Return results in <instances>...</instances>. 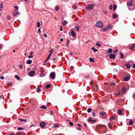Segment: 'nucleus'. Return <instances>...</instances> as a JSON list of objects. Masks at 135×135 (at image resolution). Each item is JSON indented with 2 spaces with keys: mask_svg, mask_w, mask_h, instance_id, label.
Masks as SVG:
<instances>
[{
  "mask_svg": "<svg viewBox=\"0 0 135 135\" xmlns=\"http://www.w3.org/2000/svg\"><path fill=\"white\" fill-rule=\"evenodd\" d=\"M94 5V4H88L85 6V8L88 10H90L93 8Z\"/></svg>",
  "mask_w": 135,
  "mask_h": 135,
  "instance_id": "f257e3e1",
  "label": "nucleus"
},
{
  "mask_svg": "<svg viewBox=\"0 0 135 135\" xmlns=\"http://www.w3.org/2000/svg\"><path fill=\"white\" fill-rule=\"evenodd\" d=\"M127 90L126 88L123 87H122L120 91H119V95H122L126 93Z\"/></svg>",
  "mask_w": 135,
  "mask_h": 135,
  "instance_id": "f03ea898",
  "label": "nucleus"
},
{
  "mask_svg": "<svg viewBox=\"0 0 135 135\" xmlns=\"http://www.w3.org/2000/svg\"><path fill=\"white\" fill-rule=\"evenodd\" d=\"M95 26L98 27L102 28L103 27V25L101 21H99L97 23Z\"/></svg>",
  "mask_w": 135,
  "mask_h": 135,
  "instance_id": "7ed1b4c3",
  "label": "nucleus"
},
{
  "mask_svg": "<svg viewBox=\"0 0 135 135\" xmlns=\"http://www.w3.org/2000/svg\"><path fill=\"white\" fill-rule=\"evenodd\" d=\"M112 26L109 23L108 24V27H107L105 28H104V30L105 31L108 29H109L110 30H112Z\"/></svg>",
  "mask_w": 135,
  "mask_h": 135,
  "instance_id": "20e7f679",
  "label": "nucleus"
},
{
  "mask_svg": "<svg viewBox=\"0 0 135 135\" xmlns=\"http://www.w3.org/2000/svg\"><path fill=\"white\" fill-rule=\"evenodd\" d=\"M50 77L53 79H55V75L54 72H52L50 74Z\"/></svg>",
  "mask_w": 135,
  "mask_h": 135,
  "instance_id": "39448f33",
  "label": "nucleus"
},
{
  "mask_svg": "<svg viewBox=\"0 0 135 135\" xmlns=\"http://www.w3.org/2000/svg\"><path fill=\"white\" fill-rule=\"evenodd\" d=\"M133 1L132 0H130L128 1L127 3V4L128 6H131L133 5Z\"/></svg>",
  "mask_w": 135,
  "mask_h": 135,
  "instance_id": "423d86ee",
  "label": "nucleus"
},
{
  "mask_svg": "<svg viewBox=\"0 0 135 135\" xmlns=\"http://www.w3.org/2000/svg\"><path fill=\"white\" fill-rule=\"evenodd\" d=\"M99 114L101 115L103 117L106 116L107 115L106 113L104 112H100Z\"/></svg>",
  "mask_w": 135,
  "mask_h": 135,
  "instance_id": "0eeeda50",
  "label": "nucleus"
},
{
  "mask_svg": "<svg viewBox=\"0 0 135 135\" xmlns=\"http://www.w3.org/2000/svg\"><path fill=\"white\" fill-rule=\"evenodd\" d=\"M130 79V77L129 76H127L124 77L123 80L124 81H128Z\"/></svg>",
  "mask_w": 135,
  "mask_h": 135,
  "instance_id": "6e6552de",
  "label": "nucleus"
},
{
  "mask_svg": "<svg viewBox=\"0 0 135 135\" xmlns=\"http://www.w3.org/2000/svg\"><path fill=\"white\" fill-rule=\"evenodd\" d=\"M35 73L34 71H31L29 72L28 75L30 76H32L34 75Z\"/></svg>",
  "mask_w": 135,
  "mask_h": 135,
  "instance_id": "1a4fd4ad",
  "label": "nucleus"
},
{
  "mask_svg": "<svg viewBox=\"0 0 135 135\" xmlns=\"http://www.w3.org/2000/svg\"><path fill=\"white\" fill-rule=\"evenodd\" d=\"M109 58L110 59H115V56L114 54H110L109 55Z\"/></svg>",
  "mask_w": 135,
  "mask_h": 135,
  "instance_id": "9d476101",
  "label": "nucleus"
},
{
  "mask_svg": "<svg viewBox=\"0 0 135 135\" xmlns=\"http://www.w3.org/2000/svg\"><path fill=\"white\" fill-rule=\"evenodd\" d=\"M40 126L42 128H43L45 127V123L44 122H41L40 124Z\"/></svg>",
  "mask_w": 135,
  "mask_h": 135,
  "instance_id": "9b49d317",
  "label": "nucleus"
},
{
  "mask_svg": "<svg viewBox=\"0 0 135 135\" xmlns=\"http://www.w3.org/2000/svg\"><path fill=\"white\" fill-rule=\"evenodd\" d=\"M92 117H90L89 118L88 121L89 122H96L95 120H92Z\"/></svg>",
  "mask_w": 135,
  "mask_h": 135,
  "instance_id": "f8f14e48",
  "label": "nucleus"
},
{
  "mask_svg": "<svg viewBox=\"0 0 135 135\" xmlns=\"http://www.w3.org/2000/svg\"><path fill=\"white\" fill-rule=\"evenodd\" d=\"M71 34L72 36L74 37H75L76 36V34L73 30L71 31Z\"/></svg>",
  "mask_w": 135,
  "mask_h": 135,
  "instance_id": "ddd939ff",
  "label": "nucleus"
},
{
  "mask_svg": "<svg viewBox=\"0 0 135 135\" xmlns=\"http://www.w3.org/2000/svg\"><path fill=\"white\" fill-rule=\"evenodd\" d=\"M107 85L109 86H113V87H114V86H115V85L116 84L115 83V82H113L112 83H110L109 84L107 83Z\"/></svg>",
  "mask_w": 135,
  "mask_h": 135,
  "instance_id": "4468645a",
  "label": "nucleus"
},
{
  "mask_svg": "<svg viewBox=\"0 0 135 135\" xmlns=\"http://www.w3.org/2000/svg\"><path fill=\"white\" fill-rule=\"evenodd\" d=\"M19 14L20 13L18 11H15L13 13V15L14 17L17 15H19Z\"/></svg>",
  "mask_w": 135,
  "mask_h": 135,
  "instance_id": "2eb2a0df",
  "label": "nucleus"
},
{
  "mask_svg": "<svg viewBox=\"0 0 135 135\" xmlns=\"http://www.w3.org/2000/svg\"><path fill=\"white\" fill-rule=\"evenodd\" d=\"M33 52H31L30 54V56H28V58H32L33 57V56L32 55V54H33Z\"/></svg>",
  "mask_w": 135,
  "mask_h": 135,
  "instance_id": "dca6fc26",
  "label": "nucleus"
},
{
  "mask_svg": "<svg viewBox=\"0 0 135 135\" xmlns=\"http://www.w3.org/2000/svg\"><path fill=\"white\" fill-rule=\"evenodd\" d=\"M135 47V44H133L131 46H129V48L130 49L132 50V49Z\"/></svg>",
  "mask_w": 135,
  "mask_h": 135,
  "instance_id": "f3484780",
  "label": "nucleus"
},
{
  "mask_svg": "<svg viewBox=\"0 0 135 135\" xmlns=\"http://www.w3.org/2000/svg\"><path fill=\"white\" fill-rule=\"evenodd\" d=\"M32 62V61L30 59L28 60L26 62V63L27 64H30Z\"/></svg>",
  "mask_w": 135,
  "mask_h": 135,
  "instance_id": "a211bd4d",
  "label": "nucleus"
},
{
  "mask_svg": "<svg viewBox=\"0 0 135 135\" xmlns=\"http://www.w3.org/2000/svg\"><path fill=\"white\" fill-rule=\"evenodd\" d=\"M45 74L43 73V71H41V73L40 74V76L42 77L45 75Z\"/></svg>",
  "mask_w": 135,
  "mask_h": 135,
  "instance_id": "6ab92c4d",
  "label": "nucleus"
},
{
  "mask_svg": "<svg viewBox=\"0 0 135 135\" xmlns=\"http://www.w3.org/2000/svg\"><path fill=\"white\" fill-rule=\"evenodd\" d=\"M118 17V16L116 14H114L113 15H112V18L113 19H115Z\"/></svg>",
  "mask_w": 135,
  "mask_h": 135,
  "instance_id": "aec40b11",
  "label": "nucleus"
},
{
  "mask_svg": "<svg viewBox=\"0 0 135 135\" xmlns=\"http://www.w3.org/2000/svg\"><path fill=\"white\" fill-rule=\"evenodd\" d=\"M62 23L64 25H66L67 24V22L66 21L64 20L62 21Z\"/></svg>",
  "mask_w": 135,
  "mask_h": 135,
  "instance_id": "412c9836",
  "label": "nucleus"
},
{
  "mask_svg": "<svg viewBox=\"0 0 135 135\" xmlns=\"http://www.w3.org/2000/svg\"><path fill=\"white\" fill-rule=\"evenodd\" d=\"M50 53L49 54V55L48 56V57L49 58H50V56L53 53V49H51L50 51Z\"/></svg>",
  "mask_w": 135,
  "mask_h": 135,
  "instance_id": "4be33fe9",
  "label": "nucleus"
},
{
  "mask_svg": "<svg viewBox=\"0 0 135 135\" xmlns=\"http://www.w3.org/2000/svg\"><path fill=\"white\" fill-rule=\"evenodd\" d=\"M91 49L94 52H96L98 50L96 49L94 47L91 48Z\"/></svg>",
  "mask_w": 135,
  "mask_h": 135,
  "instance_id": "5701e85b",
  "label": "nucleus"
},
{
  "mask_svg": "<svg viewBox=\"0 0 135 135\" xmlns=\"http://www.w3.org/2000/svg\"><path fill=\"white\" fill-rule=\"evenodd\" d=\"M18 119L19 120L22 122H26L27 121V120L26 119H23L20 118H19Z\"/></svg>",
  "mask_w": 135,
  "mask_h": 135,
  "instance_id": "b1692460",
  "label": "nucleus"
},
{
  "mask_svg": "<svg viewBox=\"0 0 135 135\" xmlns=\"http://www.w3.org/2000/svg\"><path fill=\"white\" fill-rule=\"evenodd\" d=\"M120 57L121 59H123L124 57V54L120 52Z\"/></svg>",
  "mask_w": 135,
  "mask_h": 135,
  "instance_id": "393cba45",
  "label": "nucleus"
},
{
  "mask_svg": "<svg viewBox=\"0 0 135 135\" xmlns=\"http://www.w3.org/2000/svg\"><path fill=\"white\" fill-rule=\"evenodd\" d=\"M117 8V6L115 4H114L113 6V11H115Z\"/></svg>",
  "mask_w": 135,
  "mask_h": 135,
  "instance_id": "a878e982",
  "label": "nucleus"
},
{
  "mask_svg": "<svg viewBox=\"0 0 135 135\" xmlns=\"http://www.w3.org/2000/svg\"><path fill=\"white\" fill-rule=\"evenodd\" d=\"M125 65L126 66L127 68L128 69H129L130 68L131 66L129 64H125Z\"/></svg>",
  "mask_w": 135,
  "mask_h": 135,
  "instance_id": "bb28decb",
  "label": "nucleus"
},
{
  "mask_svg": "<svg viewBox=\"0 0 135 135\" xmlns=\"http://www.w3.org/2000/svg\"><path fill=\"white\" fill-rule=\"evenodd\" d=\"M40 108L45 109H46V107L45 105H42L40 106Z\"/></svg>",
  "mask_w": 135,
  "mask_h": 135,
  "instance_id": "cd10ccee",
  "label": "nucleus"
},
{
  "mask_svg": "<svg viewBox=\"0 0 135 135\" xmlns=\"http://www.w3.org/2000/svg\"><path fill=\"white\" fill-rule=\"evenodd\" d=\"M51 86V85L50 84H48L47 85L45 86V88L46 89H48L50 88Z\"/></svg>",
  "mask_w": 135,
  "mask_h": 135,
  "instance_id": "c85d7f7f",
  "label": "nucleus"
},
{
  "mask_svg": "<svg viewBox=\"0 0 135 135\" xmlns=\"http://www.w3.org/2000/svg\"><path fill=\"white\" fill-rule=\"evenodd\" d=\"M15 78L17 79L18 80H20V78L17 75H15Z\"/></svg>",
  "mask_w": 135,
  "mask_h": 135,
  "instance_id": "c756f323",
  "label": "nucleus"
},
{
  "mask_svg": "<svg viewBox=\"0 0 135 135\" xmlns=\"http://www.w3.org/2000/svg\"><path fill=\"white\" fill-rule=\"evenodd\" d=\"M133 122L132 120H130L129 122V125H131L133 124Z\"/></svg>",
  "mask_w": 135,
  "mask_h": 135,
  "instance_id": "7c9ffc66",
  "label": "nucleus"
},
{
  "mask_svg": "<svg viewBox=\"0 0 135 135\" xmlns=\"http://www.w3.org/2000/svg\"><path fill=\"white\" fill-rule=\"evenodd\" d=\"M59 127V125H58L57 124H55L54 125V126L52 127V128H58Z\"/></svg>",
  "mask_w": 135,
  "mask_h": 135,
  "instance_id": "2f4dec72",
  "label": "nucleus"
},
{
  "mask_svg": "<svg viewBox=\"0 0 135 135\" xmlns=\"http://www.w3.org/2000/svg\"><path fill=\"white\" fill-rule=\"evenodd\" d=\"M108 51L109 53H111L112 52V49L109 48L108 50Z\"/></svg>",
  "mask_w": 135,
  "mask_h": 135,
  "instance_id": "473e14b6",
  "label": "nucleus"
},
{
  "mask_svg": "<svg viewBox=\"0 0 135 135\" xmlns=\"http://www.w3.org/2000/svg\"><path fill=\"white\" fill-rule=\"evenodd\" d=\"M59 7L57 6H56L55 7V9L56 11H57L59 10Z\"/></svg>",
  "mask_w": 135,
  "mask_h": 135,
  "instance_id": "72a5a7b5",
  "label": "nucleus"
},
{
  "mask_svg": "<svg viewBox=\"0 0 135 135\" xmlns=\"http://www.w3.org/2000/svg\"><path fill=\"white\" fill-rule=\"evenodd\" d=\"M89 60L90 62H94V61L93 59L90 57L89 58Z\"/></svg>",
  "mask_w": 135,
  "mask_h": 135,
  "instance_id": "f704fd0d",
  "label": "nucleus"
},
{
  "mask_svg": "<svg viewBox=\"0 0 135 135\" xmlns=\"http://www.w3.org/2000/svg\"><path fill=\"white\" fill-rule=\"evenodd\" d=\"M87 112H91L92 110V109L91 108H89L88 109H87Z\"/></svg>",
  "mask_w": 135,
  "mask_h": 135,
  "instance_id": "c9c22d12",
  "label": "nucleus"
},
{
  "mask_svg": "<svg viewBox=\"0 0 135 135\" xmlns=\"http://www.w3.org/2000/svg\"><path fill=\"white\" fill-rule=\"evenodd\" d=\"M22 61H21L20 62L21 65H19V66H20L19 68L20 69H22L23 68V66H22Z\"/></svg>",
  "mask_w": 135,
  "mask_h": 135,
  "instance_id": "e433bc0d",
  "label": "nucleus"
},
{
  "mask_svg": "<svg viewBox=\"0 0 135 135\" xmlns=\"http://www.w3.org/2000/svg\"><path fill=\"white\" fill-rule=\"evenodd\" d=\"M122 110H119V114L120 115L122 114Z\"/></svg>",
  "mask_w": 135,
  "mask_h": 135,
  "instance_id": "4c0bfd02",
  "label": "nucleus"
},
{
  "mask_svg": "<svg viewBox=\"0 0 135 135\" xmlns=\"http://www.w3.org/2000/svg\"><path fill=\"white\" fill-rule=\"evenodd\" d=\"M118 49H116L115 50H113V52L114 53H117L118 52Z\"/></svg>",
  "mask_w": 135,
  "mask_h": 135,
  "instance_id": "58836bf2",
  "label": "nucleus"
},
{
  "mask_svg": "<svg viewBox=\"0 0 135 135\" xmlns=\"http://www.w3.org/2000/svg\"><path fill=\"white\" fill-rule=\"evenodd\" d=\"M109 8L110 10H111L112 8V5H110L109 7Z\"/></svg>",
  "mask_w": 135,
  "mask_h": 135,
  "instance_id": "ea45409f",
  "label": "nucleus"
},
{
  "mask_svg": "<svg viewBox=\"0 0 135 135\" xmlns=\"http://www.w3.org/2000/svg\"><path fill=\"white\" fill-rule=\"evenodd\" d=\"M114 117L113 116H112L110 117V120H112L114 119Z\"/></svg>",
  "mask_w": 135,
  "mask_h": 135,
  "instance_id": "a19ab883",
  "label": "nucleus"
},
{
  "mask_svg": "<svg viewBox=\"0 0 135 135\" xmlns=\"http://www.w3.org/2000/svg\"><path fill=\"white\" fill-rule=\"evenodd\" d=\"M12 83L11 81L9 82L7 84L10 85H12Z\"/></svg>",
  "mask_w": 135,
  "mask_h": 135,
  "instance_id": "79ce46f5",
  "label": "nucleus"
},
{
  "mask_svg": "<svg viewBox=\"0 0 135 135\" xmlns=\"http://www.w3.org/2000/svg\"><path fill=\"white\" fill-rule=\"evenodd\" d=\"M37 26L38 27H39L40 26V22H37Z\"/></svg>",
  "mask_w": 135,
  "mask_h": 135,
  "instance_id": "37998d69",
  "label": "nucleus"
},
{
  "mask_svg": "<svg viewBox=\"0 0 135 135\" xmlns=\"http://www.w3.org/2000/svg\"><path fill=\"white\" fill-rule=\"evenodd\" d=\"M22 132H18L17 133V135H21Z\"/></svg>",
  "mask_w": 135,
  "mask_h": 135,
  "instance_id": "c03bdc74",
  "label": "nucleus"
},
{
  "mask_svg": "<svg viewBox=\"0 0 135 135\" xmlns=\"http://www.w3.org/2000/svg\"><path fill=\"white\" fill-rule=\"evenodd\" d=\"M69 124L71 126H72L73 125V123L72 122H71L70 121L69 122Z\"/></svg>",
  "mask_w": 135,
  "mask_h": 135,
  "instance_id": "a18cd8bd",
  "label": "nucleus"
},
{
  "mask_svg": "<svg viewBox=\"0 0 135 135\" xmlns=\"http://www.w3.org/2000/svg\"><path fill=\"white\" fill-rule=\"evenodd\" d=\"M17 129L18 130H20L23 129V128L22 127H18Z\"/></svg>",
  "mask_w": 135,
  "mask_h": 135,
  "instance_id": "49530a36",
  "label": "nucleus"
},
{
  "mask_svg": "<svg viewBox=\"0 0 135 135\" xmlns=\"http://www.w3.org/2000/svg\"><path fill=\"white\" fill-rule=\"evenodd\" d=\"M96 45L98 46H101V45L100 44L98 43V42L96 44Z\"/></svg>",
  "mask_w": 135,
  "mask_h": 135,
  "instance_id": "de8ad7c7",
  "label": "nucleus"
},
{
  "mask_svg": "<svg viewBox=\"0 0 135 135\" xmlns=\"http://www.w3.org/2000/svg\"><path fill=\"white\" fill-rule=\"evenodd\" d=\"M90 76L89 74H88L87 76H85V78H89Z\"/></svg>",
  "mask_w": 135,
  "mask_h": 135,
  "instance_id": "09e8293b",
  "label": "nucleus"
},
{
  "mask_svg": "<svg viewBox=\"0 0 135 135\" xmlns=\"http://www.w3.org/2000/svg\"><path fill=\"white\" fill-rule=\"evenodd\" d=\"M92 114L93 116L94 117H95V115H96L95 113H94V112H92Z\"/></svg>",
  "mask_w": 135,
  "mask_h": 135,
  "instance_id": "8fccbe9b",
  "label": "nucleus"
},
{
  "mask_svg": "<svg viewBox=\"0 0 135 135\" xmlns=\"http://www.w3.org/2000/svg\"><path fill=\"white\" fill-rule=\"evenodd\" d=\"M41 90V89L39 88H37V92H39Z\"/></svg>",
  "mask_w": 135,
  "mask_h": 135,
  "instance_id": "3c124183",
  "label": "nucleus"
},
{
  "mask_svg": "<svg viewBox=\"0 0 135 135\" xmlns=\"http://www.w3.org/2000/svg\"><path fill=\"white\" fill-rule=\"evenodd\" d=\"M103 12L106 15H107L108 13V12L106 11H103Z\"/></svg>",
  "mask_w": 135,
  "mask_h": 135,
  "instance_id": "603ef678",
  "label": "nucleus"
},
{
  "mask_svg": "<svg viewBox=\"0 0 135 135\" xmlns=\"http://www.w3.org/2000/svg\"><path fill=\"white\" fill-rule=\"evenodd\" d=\"M14 7L15 8V9L16 10H17L18 9V7L17 6H14Z\"/></svg>",
  "mask_w": 135,
  "mask_h": 135,
  "instance_id": "864d4df0",
  "label": "nucleus"
},
{
  "mask_svg": "<svg viewBox=\"0 0 135 135\" xmlns=\"http://www.w3.org/2000/svg\"><path fill=\"white\" fill-rule=\"evenodd\" d=\"M7 18L8 19L10 20L11 18V17L9 16H7Z\"/></svg>",
  "mask_w": 135,
  "mask_h": 135,
  "instance_id": "5fc2aeb1",
  "label": "nucleus"
},
{
  "mask_svg": "<svg viewBox=\"0 0 135 135\" xmlns=\"http://www.w3.org/2000/svg\"><path fill=\"white\" fill-rule=\"evenodd\" d=\"M108 126L109 128H111V126L112 125L110 124V123H109L108 124Z\"/></svg>",
  "mask_w": 135,
  "mask_h": 135,
  "instance_id": "6e6d98bb",
  "label": "nucleus"
},
{
  "mask_svg": "<svg viewBox=\"0 0 135 135\" xmlns=\"http://www.w3.org/2000/svg\"><path fill=\"white\" fill-rule=\"evenodd\" d=\"M75 28H76L77 31H78L79 30V27H75Z\"/></svg>",
  "mask_w": 135,
  "mask_h": 135,
  "instance_id": "4d7b16f0",
  "label": "nucleus"
},
{
  "mask_svg": "<svg viewBox=\"0 0 135 135\" xmlns=\"http://www.w3.org/2000/svg\"><path fill=\"white\" fill-rule=\"evenodd\" d=\"M0 79L2 80H3L4 78V77L3 76H1L0 77Z\"/></svg>",
  "mask_w": 135,
  "mask_h": 135,
  "instance_id": "13d9d810",
  "label": "nucleus"
},
{
  "mask_svg": "<svg viewBox=\"0 0 135 135\" xmlns=\"http://www.w3.org/2000/svg\"><path fill=\"white\" fill-rule=\"evenodd\" d=\"M90 83L91 85H93L94 84V83L93 81H90Z\"/></svg>",
  "mask_w": 135,
  "mask_h": 135,
  "instance_id": "bf43d9fd",
  "label": "nucleus"
},
{
  "mask_svg": "<svg viewBox=\"0 0 135 135\" xmlns=\"http://www.w3.org/2000/svg\"><path fill=\"white\" fill-rule=\"evenodd\" d=\"M67 43L68 44H69L70 42V40H69V39H68V38L67 39Z\"/></svg>",
  "mask_w": 135,
  "mask_h": 135,
  "instance_id": "052dcab7",
  "label": "nucleus"
},
{
  "mask_svg": "<svg viewBox=\"0 0 135 135\" xmlns=\"http://www.w3.org/2000/svg\"><path fill=\"white\" fill-rule=\"evenodd\" d=\"M50 59L49 58V57H47V59L46 60L44 61V62H46L47 61V60Z\"/></svg>",
  "mask_w": 135,
  "mask_h": 135,
  "instance_id": "680f3d73",
  "label": "nucleus"
},
{
  "mask_svg": "<svg viewBox=\"0 0 135 135\" xmlns=\"http://www.w3.org/2000/svg\"><path fill=\"white\" fill-rule=\"evenodd\" d=\"M132 68H135V64H133L132 66Z\"/></svg>",
  "mask_w": 135,
  "mask_h": 135,
  "instance_id": "e2e57ef3",
  "label": "nucleus"
},
{
  "mask_svg": "<svg viewBox=\"0 0 135 135\" xmlns=\"http://www.w3.org/2000/svg\"><path fill=\"white\" fill-rule=\"evenodd\" d=\"M77 129L79 130H81V128L80 127H78L77 128Z\"/></svg>",
  "mask_w": 135,
  "mask_h": 135,
  "instance_id": "0e129e2a",
  "label": "nucleus"
},
{
  "mask_svg": "<svg viewBox=\"0 0 135 135\" xmlns=\"http://www.w3.org/2000/svg\"><path fill=\"white\" fill-rule=\"evenodd\" d=\"M133 97L135 99V93L133 94Z\"/></svg>",
  "mask_w": 135,
  "mask_h": 135,
  "instance_id": "69168bd1",
  "label": "nucleus"
},
{
  "mask_svg": "<svg viewBox=\"0 0 135 135\" xmlns=\"http://www.w3.org/2000/svg\"><path fill=\"white\" fill-rule=\"evenodd\" d=\"M73 8L75 9H76V6H73Z\"/></svg>",
  "mask_w": 135,
  "mask_h": 135,
  "instance_id": "338daca9",
  "label": "nucleus"
},
{
  "mask_svg": "<svg viewBox=\"0 0 135 135\" xmlns=\"http://www.w3.org/2000/svg\"><path fill=\"white\" fill-rule=\"evenodd\" d=\"M87 89H88V90H89L90 89V87H89V86H88L87 87Z\"/></svg>",
  "mask_w": 135,
  "mask_h": 135,
  "instance_id": "774afa93",
  "label": "nucleus"
}]
</instances>
